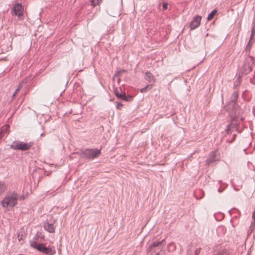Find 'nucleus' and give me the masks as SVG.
I'll return each mask as SVG.
<instances>
[{
    "label": "nucleus",
    "mask_w": 255,
    "mask_h": 255,
    "mask_svg": "<svg viewBox=\"0 0 255 255\" xmlns=\"http://www.w3.org/2000/svg\"><path fill=\"white\" fill-rule=\"evenodd\" d=\"M9 126L5 125L0 129V131L3 134V132L8 131V130L9 129Z\"/></svg>",
    "instance_id": "nucleus-13"
},
{
    "label": "nucleus",
    "mask_w": 255,
    "mask_h": 255,
    "mask_svg": "<svg viewBox=\"0 0 255 255\" xmlns=\"http://www.w3.org/2000/svg\"><path fill=\"white\" fill-rule=\"evenodd\" d=\"M156 255H159V254H157Z\"/></svg>",
    "instance_id": "nucleus-25"
},
{
    "label": "nucleus",
    "mask_w": 255,
    "mask_h": 255,
    "mask_svg": "<svg viewBox=\"0 0 255 255\" xmlns=\"http://www.w3.org/2000/svg\"><path fill=\"white\" fill-rule=\"evenodd\" d=\"M92 4L94 6H95L96 5V4L94 3V2H93V1H92Z\"/></svg>",
    "instance_id": "nucleus-23"
},
{
    "label": "nucleus",
    "mask_w": 255,
    "mask_h": 255,
    "mask_svg": "<svg viewBox=\"0 0 255 255\" xmlns=\"http://www.w3.org/2000/svg\"><path fill=\"white\" fill-rule=\"evenodd\" d=\"M163 241H162V242H154L152 244V245H151V248H153V247H155L156 246H158L160 244H161Z\"/></svg>",
    "instance_id": "nucleus-17"
},
{
    "label": "nucleus",
    "mask_w": 255,
    "mask_h": 255,
    "mask_svg": "<svg viewBox=\"0 0 255 255\" xmlns=\"http://www.w3.org/2000/svg\"><path fill=\"white\" fill-rule=\"evenodd\" d=\"M152 87V85H147L146 86H145V87L142 88L140 89V92L141 93H145L148 90H150L151 89Z\"/></svg>",
    "instance_id": "nucleus-12"
},
{
    "label": "nucleus",
    "mask_w": 255,
    "mask_h": 255,
    "mask_svg": "<svg viewBox=\"0 0 255 255\" xmlns=\"http://www.w3.org/2000/svg\"><path fill=\"white\" fill-rule=\"evenodd\" d=\"M39 251L42 252L43 253L52 255L54 254V252L50 248H46L43 244H39L38 246L36 249Z\"/></svg>",
    "instance_id": "nucleus-7"
},
{
    "label": "nucleus",
    "mask_w": 255,
    "mask_h": 255,
    "mask_svg": "<svg viewBox=\"0 0 255 255\" xmlns=\"http://www.w3.org/2000/svg\"><path fill=\"white\" fill-rule=\"evenodd\" d=\"M123 107V105L119 102L117 103V108L119 110H121L122 107Z\"/></svg>",
    "instance_id": "nucleus-18"
},
{
    "label": "nucleus",
    "mask_w": 255,
    "mask_h": 255,
    "mask_svg": "<svg viewBox=\"0 0 255 255\" xmlns=\"http://www.w3.org/2000/svg\"><path fill=\"white\" fill-rule=\"evenodd\" d=\"M18 196L15 193L7 194L1 201L2 206L7 211H10L17 204Z\"/></svg>",
    "instance_id": "nucleus-1"
},
{
    "label": "nucleus",
    "mask_w": 255,
    "mask_h": 255,
    "mask_svg": "<svg viewBox=\"0 0 255 255\" xmlns=\"http://www.w3.org/2000/svg\"><path fill=\"white\" fill-rule=\"evenodd\" d=\"M195 253L196 255H197L199 253V252L198 251H196Z\"/></svg>",
    "instance_id": "nucleus-22"
},
{
    "label": "nucleus",
    "mask_w": 255,
    "mask_h": 255,
    "mask_svg": "<svg viewBox=\"0 0 255 255\" xmlns=\"http://www.w3.org/2000/svg\"><path fill=\"white\" fill-rule=\"evenodd\" d=\"M115 94L116 95V96L119 99H121L124 95L120 93L119 90L117 89L115 90Z\"/></svg>",
    "instance_id": "nucleus-15"
},
{
    "label": "nucleus",
    "mask_w": 255,
    "mask_h": 255,
    "mask_svg": "<svg viewBox=\"0 0 255 255\" xmlns=\"http://www.w3.org/2000/svg\"><path fill=\"white\" fill-rule=\"evenodd\" d=\"M216 13H217V10H216L214 9V10H213V11H212V12H211L209 14V15H208V18H207V20H208V21H210V20H211L213 18V17H214V15H215Z\"/></svg>",
    "instance_id": "nucleus-10"
},
{
    "label": "nucleus",
    "mask_w": 255,
    "mask_h": 255,
    "mask_svg": "<svg viewBox=\"0 0 255 255\" xmlns=\"http://www.w3.org/2000/svg\"><path fill=\"white\" fill-rule=\"evenodd\" d=\"M252 218L254 220V222H255V210L253 212L252 214Z\"/></svg>",
    "instance_id": "nucleus-20"
},
{
    "label": "nucleus",
    "mask_w": 255,
    "mask_h": 255,
    "mask_svg": "<svg viewBox=\"0 0 255 255\" xmlns=\"http://www.w3.org/2000/svg\"><path fill=\"white\" fill-rule=\"evenodd\" d=\"M55 220L51 216H48L47 222L45 223L44 228L45 230L49 233H54L55 231Z\"/></svg>",
    "instance_id": "nucleus-4"
},
{
    "label": "nucleus",
    "mask_w": 255,
    "mask_h": 255,
    "mask_svg": "<svg viewBox=\"0 0 255 255\" xmlns=\"http://www.w3.org/2000/svg\"><path fill=\"white\" fill-rule=\"evenodd\" d=\"M167 3L166 2H163L162 4V10H165L167 9Z\"/></svg>",
    "instance_id": "nucleus-19"
},
{
    "label": "nucleus",
    "mask_w": 255,
    "mask_h": 255,
    "mask_svg": "<svg viewBox=\"0 0 255 255\" xmlns=\"http://www.w3.org/2000/svg\"><path fill=\"white\" fill-rule=\"evenodd\" d=\"M6 190V185L3 182H0V194L3 193Z\"/></svg>",
    "instance_id": "nucleus-11"
},
{
    "label": "nucleus",
    "mask_w": 255,
    "mask_h": 255,
    "mask_svg": "<svg viewBox=\"0 0 255 255\" xmlns=\"http://www.w3.org/2000/svg\"><path fill=\"white\" fill-rule=\"evenodd\" d=\"M3 134L0 131V139L3 136Z\"/></svg>",
    "instance_id": "nucleus-21"
},
{
    "label": "nucleus",
    "mask_w": 255,
    "mask_h": 255,
    "mask_svg": "<svg viewBox=\"0 0 255 255\" xmlns=\"http://www.w3.org/2000/svg\"><path fill=\"white\" fill-rule=\"evenodd\" d=\"M201 19L202 17L201 16L197 15L195 16L190 23V29L193 30L198 27L200 24Z\"/></svg>",
    "instance_id": "nucleus-6"
},
{
    "label": "nucleus",
    "mask_w": 255,
    "mask_h": 255,
    "mask_svg": "<svg viewBox=\"0 0 255 255\" xmlns=\"http://www.w3.org/2000/svg\"><path fill=\"white\" fill-rule=\"evenodd\" d=\"M83 154L86 158L93 159L98 157L100 155L101 150L97 149H87L84 150Z\"/></svg>",
    "instance_id": "nucleus-3"
},
{
    "label": "nucleus",
    "mask_w": 255,
    "mask_h": 255,
    "mask_svg": "<svg viewBox=\"0 0 255 255\" xmlns=\"http://www.w3.org/2000/svg\"><path fill=\"white\" fill-rule=\"evenodd\" d=\"M32 143H25L20 141H15L10 145V147L14 150H27L30 149Z\"/></svg>",
    "instance_id": "nucleus-2"
},
{
    "label": "nucleus",
    "mask_w": 255,
    "mask_h": 255,
    "mask_svg": "<svg viewBox=\"0 0 255 255\" xmlns=\"http://www.w3.org/2000/svg\"><path fill=\"white\" fill-rule=\"evenodd\" d=\"M121 99H122L123 100L127 101V102H130V101H132L133 97L131 96H126L125 94H124Z\"/></svg>",
    "instance_id": "nucleus-9"
},
{
    "label": "nucleus",
    "mask_w": 255,
    "mask_h": 255,
    "mask_svg": "<svg viewBox=\"0 0 255 255\" xmlns=\"http://www.w3.org/2000/svg\"><path fill=\"white\" fill-rule=\"evenodd\" d=\"M21 84H20L18 87H17V88L16 89V90L15 91L14 93H13V97H14L15 96V95L19 92V91L21 90Z\"/></svg>",
    "instance_id": "nucleus-16"
},
{
    "label": "nucleus",
    "mask_w": 255,
    "mask_h": 255,
    "mask_svg": "<svg viewBox=\"0 0 255 255\" xmlns=\"http://www.w3.org/2000/svg\"><path fill=\"white\" fill-rule=\"evenodd\" d=\"M146 79L149 82H152V81H154V77L152 76V74L148 72H147L146 73Z\"/></svg>",
    "instance_id": "nucleus-8"
},
{
    "label": "nucleus",
    "mask_w": 255,
    "mask_h": 255,
    "mask_svg": "<svg viewBox=\"0 0 255 255\" xmlns=\"http://www.w3.org/2000/svg\"><path fill=\"white\" fill-rule=\"evenodd\" d=\"M254 32V31H252V35H253Z\"/></svg>",
    "instance_id": "nucleus-24"
},
{
    "label": "nucleus",
    "mask_w": 255,
    "mask_h": 255,
    "mask_svg": "<svg viewBox=\"0 0 255 255\" xmlns=\"http://www.w3.org/2000/svg\"><path fill=\"white\" fill-rule=\"evenodd\" d=\"M23 6L22 4L19 3H15L11 9V11H13L14 14L17 16L18 19L20 20H22V16L23 15Z\"/></svg>",
    "instance_id": "nucleus-5"
},
{
    "label": "nucleus",
    "mask_w": 255,
    "mask_h": 255,
    "mask_svg": "<svg viewBox=\"0 0 255 255\" xmlns=\"http://www.w3.org/2000/svg\"><path fill=\"white\" fill-rule=\"evenodd\" d=\"M38 243H37L36 242L34 241H31L30 242V246L34 248V249H36L38 246Z\"/></svg>",
    "instance_id": "nucleus-14"
}]
</instances>
